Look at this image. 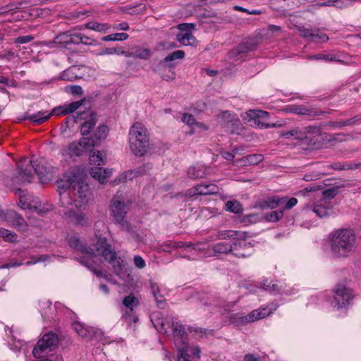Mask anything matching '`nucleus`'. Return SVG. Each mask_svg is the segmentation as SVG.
<instances>
[{
    "label": "nucleus",
    "instance_id": "obj_1",
    "mask_svg": "<svg viewBox=\"0 0 361 361\" xmlns=\"http://www.w3.org/2000/svg\"><path fill=\"white\" fill-rule=\"evenodd\" d=\"M68 243L71 249L81 254L80 256L75 257V259L94 275L102 274V271L96 270V266L99 264V257L111 264L116 275L121 274L124 266L123 260L117 256L114 248L107 242L105 237L96 235L95 242L87 247L82 243L78 236L71 235L68 238Z\"/></svg>",
    "mask_w": 361,
    "mask_h": 361
},
{
    "label": "nucleus",
    "instance_id": "obj_2",
    "mask_svg": "<svg viewBox=\"0 0 361 361\" xmlns=\"http://www.w3.org/2000/svg\"><path fill=\"white\" fill-rule=\"evenodd\" d=\"M331 252L336 258H346L356 252L357 238L352 229L339 228L330 235Z\"/></svg>",
    "mask_w": 361,
    "mask_h": 361
},
{
    "label": "nucleus",
    "instance_id": "obj_3",
    "mask_svg": "<svg viewBox=\"0 0 361 361\" xmlns=\"http://www.w3.org/2000/svg\"><path fill=\"white\" fill-rule=\"evenodd\" d=\"M128 144L135 156L142 157L147 153L150 147V133L143 123L136 122L130 127Z\"/></svg>",
    "mask_w": 361,
    "mask_h": 361
},
{
    "label": "nucleus",
    "instance_id": "obj_4",
    "mask_svg": "<svg viewBox=\"0 0 361 361\" xmlns=\"http://www.w3.org/2000/svg\"><path fill=\"white\" fill-rule=\"evenodd\" d=\"M131 200L126 199L118 195H116L111 200L109 208L110 215L115 224L129 233H134V228L128 221L126 215L130 210Z\"/></svg>",
    "mask_w": 361,
    "mask_h": 361
},
{
    "label": "nucleus",
    "instance_id": "obj_5",
    "mask_svg": "<svg viewBox=\"0 0 361 361\" xmlns=\"http://www.w3.org/2000/svg\"><path fill=\"white\" fill-rule=\"evenodd\" d=\"M159 333L167 334L168 329L172 328L174 344L178 350V361H190L189 356L186 353L188 343H187V333L184 326L178 323L169 320L162 321L160 324Z\"/></svg>",
    "mask_w": 361,
    "mask_h": 361
},
{
    "label": "nucleus",
    "instance_id": "obj_6",
    "mask_svg": "<svg viewBox=\"0 0 361 361\" xmlns=\"http://www.w3.org/2000/svg\"><path fill=\"white\" fill-rule=\"evenodd\" d=\"M213 251L218 254L231 253L238 258H246L252 254V245L250 243L244 241H233L232 244L228 242H219L213 245Z\"/></svg>",
    "mask_w": 361,
    "mask_h": 361
},
{
    "label": "nucleus",
    "instance_id": "obj_7",
    "mask_svg": "<svg viewBox=\"0 0 361 361\" xmlns=\"http://www.w3.org/2000/svg\"><path fill=\"white\" fill-rule=\"evenodd\" d=\"M346 279L338 282L333 289L332 305L336 310L346 308L354 298V293Z\"/></svg>",
    "mask_w": 361,
    "mask_h": 361
},
{
    "label": "nucleus",
    "instance_id": "obj_8",
    "mask_svg": "<svg viewBox=\"0 0 361 361\" xmlns=\"http://www.w3.org/2000/svg\"><path fill=\"white\" fill-rule=\"evenodd\" d=\"M18 174L19 177L25 180L32 178V170L39 180L45 177L46 168L40 162L33 160H28L26 157L21 158L16 164Z\"/></svg>",
    "mask_w": 361,
    "mask_h": 361
},
{
    "label": "nucleus",
    "instance_id": "obj_9",
    "mask_svg": "<svg viewBox=\"0 0 361 361\" xmlns=\"http://www.w3.org/2000/svg\"><path fill=\"white\" fill-rule=\"evenodd\" d=\"M185 55L183 50H176L169 54L163 61L159 62V75L164 80L169 81L175 78V72L172 70L176 64L175 61L183 59Z\"/></svg>",
    "mask_w": 361,
    "mask_h": 361
},
{
    "label": "nucleus",
    "instance_id": "obj_10",
    "mask_svg": "<svg viewBox=\"0 0 361 361\" xmlns=\"http://www.w3.org/2000/svg\"><path fill=\"white\" fill-rule=\"evenodd\" d=\"M59 342V338L56 333L49 331L44 334L32 350L33 356L39 358L44 353L54 350L58 347Z\"/></svg>",
    "mask_w": 361,
    "mask_h": 361
},
{
    "label": "nucleus",
    "instance_id": "obj_11",
    "mask_svg": "<svg viewBox=\"0 0 361 361\" xmlns=\"http://www.w3.org/2000/svg\"><path fill=\"white\" fill-rule=\"evenodd\" d=\"M271 313V311L270 310L267 309V307H262L255 310L247 315H243L240 313L233 314L231 317V320L232 323L239 325L261 319L269 316Z\"/></svg>",
    "mask_w": 361,
    "mask_h": 361
},
{
    "label": "nucleus",
    "instance_id": "obj_12",
    "mask_svg": "<svg viewBox=\"0 0 361 361\" xmlns=\"http://www.w3.org/2000/svg\"><path fill=\"white\" fill-rule=\"evenodd\" d=\"M87 138L82 137L78 142L74 141L68 147H65L61 150L63 156L68 155L70 157H79L82 154L84 149L92 147V142Z\"/></svg>",
    "mask_w": 361,
    "mask_h": 361
},
{
    "label": "nucleus",
    "instance_id": "obj_13",
    "mask_svg": "<svg viewBox=\"0 0 361 361\" xmlns=\"http://www.w3.org/2000/svg\"><path fill=\"white\" fill-rule=\"evenodd\" d=\"M79 121H84L80 125V132L83 135H88L97 123L96 114L90 109L78 114Z\"/></svg>",
    "mask_w": 361,
    "mask_h": 361
},
{
    "label": "nucleus",
    "instance_id": "obj_14",
    "mask_svg": "<svg viewBox=\"0 0 361 361\" xmlns=\"http://www.w3.org/2000/svg\"><path fill=\"white\" fill-rule=\"evenodd\" d=\"M7 221L11 226H13L19 231H26L28 225L25 219L20 214L13 209L6 212V214L3 219Z\"/></svg>",
    "mask_w": 361,
    "mask_h": 361
},
{
    "label": "nucleus",
    "instance_id": "obj_15",
    "mask_svg": "<svg viewBox=\"0 0 361 361\" xmlns=\"http://www.w3.org/2000/svg\"><path fill=\"white\" fill-rule=\"evenodd\" d=\"M219 192V187L210 182H204L197 184L189 190L190 195H209L216 194Z\"/></svg>",
    "mask_w": 361,
    "mask_h": 361
},
{
    "label": "nucleus",
    "instance_id": "obj_16",
    "mask_svg": "<svg viewBox=\"0 0 361 361\" xmlns=\"http://www.w3.org/2000/svg\"><path fill=\"white\" fill-rule=\"evenodd\" d=\"M286 111L298 115L306 116L309 118L319 116L324 114L322 111L309 109L303 105H288L286 107Z\"/></svg>",
    "mask_w": 361,
    "mask_h": 361
},
{
    "label": "nucleus",
    "instance_id": "obj_17",
    "mask_svg": "<svg viewBox=\"0 0 361 361\" xmlns=\"http://www.w3.org/2000/svg\"><path fill=\"white\" fill-rule=\"evenodd\" d=\"M256 47V44L252 40L244 42L235 47L230 52V57L236 59L237 60L242 58V56L253 51Z\"/></svg>",
    "mask_w": 361,
    "mask_h": 361
},
{
    "label": "nucleus",
    "instance_id": "obj_18",
    "mask_svg": "<svg viewBox=\"0 0 361 361\" xmlns=\"http://www.w3.org/2000/svg\"><path fill=\"white\" fill-rule=\"evenodd\" d=\"M11 190L13 191L15 195L19 196V202L18 203V204L20 207L24 209H32V200L34 198L31 195L28 194L26 190H23L20 188H11Z\"/></svg>",
    "mask_w": 361,
    "mask_h": 361
},
{
    "label": "nucleus",
    "instance_id": "obj_19",
    "mask_svg": "<svg viewBox=\"0 0 361 361\" xmlns=\"http://www.w3.org/2000/svg\"><path fill=\"white\" fill-rule=\"evenodd\" d=\"M72 326L77 334L83 338L92 341L97 336V331L92 327H86L78 322H73Z\"/></svg>",
    "mask_w": 361,
    "mask_h": 361
},
{
    "label": "nucleus",
    "instance_id": "obj_20",
    "mask_svg": "<svg viewBox=\"0 0 361 361\" xmlns=\"http://www.w3.org/2000/svg\"><path fill=\"white\" fill-rule=\"evenodd\" d=\"M109 134V128L106 125L99 126L94 131L91 137H87L92 142V147L99 145L102 140H104Z\"/></svg>",
    "mask_w": 361,
    "mask_h": 361
},
{
    "label": "nucleus",
    "instance_id": "obj_21",
    "mask_svg": "<svg viewBox=\"0 0 361 361\" xmlns=\"http://www.w3.org/2000/svg\"><path fill=\"white\" fill-rule=\"evenodd\" d=\"M83 102L84 99H81L79 101L73 102L67 105H64L59 108H54L53 109V113L57 116L73 113L78 110L82 106Z\"/></svg>",
    "mask_w": 361,
    "mask_h": 361
},
{
    "label": "nucleus",
    "instance_id": "obj_22",
    "mask_svg": "<svg viewBox=\"0 0 361 361\" xmlns=\"http://www.w3.org/2000/svg\"><path fill=\"white\" fill-rule=\"evenodd\" d=\"M72 188L75 192V194L78 195L82 200H85L91 195L87 182H73Z\"/></svg>",
    "mask_w": 361,
    "mask_h": 361
},
{
    "label": "nucleus",
    "instance_id": "obj_23",
    "mask_svg": "<svg viewBox=\"0 0 361 361\" xmlns=\"http://www.w3.org/2000/svg\"><path fill=\"white\" fill-rule=\"evenodd\" d=\"M65 215L67 219L74 224L84 226L88 224V219L83 213H77L74 211L69 210L65 212Z\"/></svg>",
    "mask_w": 361,
    "mask_h": 361
},
{
    "label": "nucleus",
    "instance_id": "obj_24",
    "mask_svg": "<svg viewBox=\"0 0 361 361\" xmlns=\"http://www.w3.org/2000/svg\"><path fill=\"white\" fill-rule=\"evenodd\" d=\"M261 287L273 294H282L287 293V291L284 289V286L281 284L279 285L273 281H269L266 279L261 283Z\"/></svg>",
    "mask_w": 361,
    "mask_h": 361
},
{
    "label": "nucleus",
    "instance_id": "obj_25",
    "mask_svg": "<svg viewBox=\"0 0 361 361\" xmlns=\"http://www.w3.org/2000/svg\"><path fill=\"white\" fill-rule=\"evenodd\" d=\"M53 114H54L53 111L51 113H48L47 111H39L34 114H27L24 116V118L31 121L35 124L39 125L45 122Z\"/></svg>",
    "mask_w": 361,
    "mask_h": 361
},
{
    "label": "nucleus",
    "instance_id": "obj_26",
    "mask_svg": "<svg viewBox=\"0 0 361 361\" xmlns=\"http://www.w3.org/2000/svg\"><path fill=\"white\" fill-rule=\"evenodd\" d=\"M111 170L102 167H92L90 170L91 176L97 180H104L111 176Z\"/></svg>",
    "mask_w": 361,
    "mask_h": 361
},
{
    "label": "nucleus",
    "instance_id": "obj_27",
    "mask_svg": "<svg viewBox=\"0 0 361 361\" xmlns=\"http://www.w3.org/2000/svg\"><path fill=\"white\" fill-rule=\"evenodd\" d=\"M145 169L144 166L139 167L136 169L128 170L121 175L118 180H133L134 178H141L145 173Z\"/></svg>",
    "mask_w": 361,
    "mask_h": 361
},
{
    "label": "nucleus",
    "instance_id": "obj_28",
    "mask_svg": "<svg viewBox=\"0 0 361 361\" xmlns=\"http://www.w3.org/2000/svg\"><path fill=\"white\" fill-rule=\"evenodd\" d=\"M176 39L184 46H195L197 43L196 37L189 32H179L176 35Z\"/></svg>",
    "mask_w": 361,
    "mask_h": 361
},
{
    "label": "nucleus",
    "instance_id": "obj_29",
    "mask_svg": "<svg viewBox=\"0 0 361 361\" xmlns=\"http://www.w3.org/2000/svg\"><path fill=\"white\" fill-rule=\"evenodd\" d=\"M207 173V169L203 166H191L188 170V176L190 179L203 178Z\"/></svg>",
    "mask_w": 361,
    "mask_h": 361
},
{
    "label": "nucleus",
    "instance_id": "obj_30",
    "mask_svg": "<svg viewBox=\"0 0 361 361\" xmlns=\"http://www.w3.org/2000/svg\"><path fill=\"white\" fill-rule=\"evenodd\" d=\"M84 26L87 29L104 33L107 32L111 29V25L98 22H88Z\"/></svg>",
    "mask_w": 361,
    "mask_h": 361
},
{
    "label": "nucleus",
    "instance_id": "obj_31",
    "mask_svg": "<svg viewBox=\"0 0 361 361\" xmlns=\"http://www.w3.org/2000/svg\"><path fill=\"white\" fill-rule=\"evenodd\" d=\"M32 209L35 212H37L40 216L45 215L47 212L52 210V205L49 204H42L38 198L32 200Z\"/></svg>",
    "mask_w": 361,
    "mask_h": 361
},
{
    "label": "nucleus",
    "instance_id": "obj_32",
    "mask_svg": "<svg viewBox=\"0 0 361 361\" xmlns=\"http://www.w3.org/2000/svg\"><path fill=\"white\" fill-rule=\"evenodd\" d=\"M114 54L123 55L125 56H130V54H128V51H125L122 47L104 48L97 54V55L99 56Z\"/></svg>",
    "mask_w": 361,
    "mask_h": 361
},
{
    "label": "nucleus",
    "instance_id": "obj_33",
    "mask_svg": "<svg viewBox=\"0 0 361 361\" xmlns=\"http://www.w3.org/2000/svg\"><path fill=\"white\" fill-rule=\"evenodd\" d=\"M285 200H284L283 197H280L279 195H274L272 197H268L264 201V205L267 207L274 209L279 205L283 204Z\"/></svg>",
    "mask_w": 361,
    "mask_h": 361
},
{
    "label": "nucleus",
    "instance_id": "obj_34",
    "mask_svg": "<svg viewBox=\"0 0 361 361\" xmlns=\"http://www.w3.org/2000/svg\"><path fill=\"white\" fill-rule=\"evenodd\" d=\"M138 303L137 299L132 294L126 296L123 300L126 310L130 311V313H133L134 307L137 306Z\"/></svg>",
    "mask_w": 361,
    "mask_h": 361
},
{
    "label": "nucleus",
    "instance_id": "obj_35",
    "mask_svg": "<svg viewBox=\"0 0 361 361\" xmlns=\"http://www.w3.org/2000/svg\"><path fill=\"white\" fill-rule=\"evenodd\" d=\"M359 121H361V115H357L353 118L346 121L333 123L332 126L335 128H341L345 126H353L356 125Z\"/></svg>",
    "mask_w": 361,
    "mask_h": 361
},
{
    "label": "nucleus",
    "instance_id": "obj_36",
    "mask_svg": "<svg viewBox=\"0 0 361 361\" xmlns=\"http://www.w3.org/2000/svg\"><path fill=\"white\" fill-rule=\"evenodd\" d=\"M90 164L96 166L104 165L105 162L103 158V154L100 151H92L90 154Z\"/></svg>",
    "mask_w": 361,
    "mask_h": 361
},
{
    "label": "nucleus",
    "instance_id": "obj_37",
    "mask_svg": "<svg viewBox=\"0 0 361 361\" xmlns=\"http://www.w3.org/2000/svg\"><path fill=\"white\" fill-rule=\"evenodd\" d=\"M333 169L336 170H355L360 168V164H356L351 162H345V163H335L332 165Z\"/></svg>",
    "mask_w": 361,
    "mask_h": 361
},
{
    "label": "nucleus",
    "instance_id": "obj_38",
    "mask_svg": "<svg viewBox=\"0 0 361 361\" xmlns=\"http://www.w3.org/2000/svg\"><path fill=\"white\" fill-rule=\"evenodd\" d=\"M310 59L324 60L326 61H339L338 57L336 54L320 53L316 55L309 56Z\"/></svg>",
    "mask_w": 361,
    "mask_h": 361
},
{
    "label": "nucleus",
    "instance_id": "obj_39",
    "mask_svg": "<svg viewBox=\"0 0 361 361\" xmlns=\"http://www.w3.org/2000/svg\"><path fill=\"white\" fill-rule=\"evenodd\" d=\"M0 237L7 242L15 243L17 241V234L4 228H0Z\"/></svg>",
    "mask_w": 361,
    "mask_h": 361
},
{
    "label": "nucleus",
    "instance_id": "obj_40",
    "mask_svg": "<svg viewBox=\"0 0 361 361\" xmlns=\"http://www.w3.org/2000/svg\"><path fill=\"white\" fill-rule=\"evenodd\" d=\"M226 209L234 214H240L243 211L240 203L237 200L228 201L226 203Z\"/></svg>",
    "mask_w": 361,
    "mask_h": 361
},
{
    "label": "nucleus",
    "instance_id": "obj_41",
    "mask_svg": "<svg viewBox=\"0 0 361 361\" xmlns=\"http://www.w3.org/2000/svg\"><path fill=\"white\" fill-rule=\"evenodd\" d=\"M129 37V35L125 32L121 33H115L104 36L102 38V40L104 42H110V41H123L127 39Z\"/></svg>",
    "mask_w": 361,
    "mask_h": 361
},
{
    "label": "nucleus",
    "instance_id": "obj_42",
    "mask_svg": "<svg viewBox=\"0 0 361 361\" xmlns=\"http://www.w3.org/2000/svg\"><path fill=\"white\" fill-rule=\"evenodd\" d=\"M128 54H130V56H128V57H137L141 59H147L151 56V51L148 49H138L135 50V52H128Z\"/></svg>",
    "mask_w": 361,
    "mask_h": 361
},
{
    "label": "nucleus",
    "instance_id": "obj_43",
    "mask_svg": "<svg viewBox=\"0 0 361 361\" xmlns=\"http://www.w3.org/2000/svg\"><path fill=\"white\" fill-rule=\"evenodd\" d=\"M284 135L286 138L293 137L296 140H303L306 138V133L305 132V130L302 131L298 128H295L287 131Z\"/></svg>",
    "mask_w": 361,
    "mask_h": 361
},
{
    "label": "nucleus",
    "instance_id": "obj_44",
    "mask_svg": "<svg viewBox=\"0 0 361 361\" xmlns=\"http://www.w3.org/2000/svg\"><path fill=\"white\" fill-rule=\"evenodd\" d=\"M54 44L66 45L70 44V31L65 32L57 35L54 40L53 41Z\"/></svg>",
    "mask_w": 361,
    "mask_h": 361
},
{
    "label": "nucleus",
    "instance_id": "obj_45",
    "mask_svg": "<svg viewBox=\"0 0 361 361\" xmlns=\"http://www.w3.org/2000/svg\"><path fill=\"white\" fill-rule=\"evenodd\" d=\"M269 113L263 110H251L248 114L250 120L266 119L269 116Z\"/></svg>",
    "mask_w": 361,
    "mask_h": 361
},
{
    "label": "nucleus",
    "instance_id": "obj_46",
    "mask_svg": "<svg viewBox=\"0 0 361 361\" xmlns=\"http://www.w3.org/2000/svg\"><path fill=\"white\" fill-rule=\"evenodd\" d=\"M79 121V118H78V115L75 116L74 115H70L64 120V124L61 126V130L63 132H65L68 128H73L75 123Z\"/></svg>",
    "mask_w": 361,
    "mask_h": 361
},
{
    "label": "nucleus",
    "instance_id": "obj_47",
    "mask_svg": "<svg viewBox=\"0 0 361 361\" xmlns=\"http://www.w3.org/2000/svg\"><path fill=\"white\" fill-rule=\"evenodd\" d=\"M283 216V212L281 211H271L264 214V219L270 222H276L279 221Z\"/></svg>",
    "mask_w": 361,
    "mask_h": 361
},
{
    "label": "nucleus",
    "instance_id": "obj_48",
    "mask_svg": "<svg viewBox=\"0 0 361 361\" xmlns=\"http://www.w3.org/2000/svg\"><path fill=\"white\" fill-rule=\"evenodd\" d=\"M329 39L328 36L319 30H314L311 36L310 42H324Z\"/></svg>",
    "mask_w": 361,
    "mask_h": 361
},
{
    "label": "nucleus",
    "instance_id": "obj_49",
    "mask_svg": "<svg viewBox=\"0 0 361 361\" xmlns=\"http://www.w3.org/2000/svg\"><path fill=\"white\" fill-rule=\"evenodd\" d=\"M297 30L301 37L307 40H310L311 36L314 31L312 28L305 27L304 25L297 26Z\"/></svg>",
    "mask_w": 361,
    "mask_h": 361
},
{
    "label": "nucleus",
    "instance_id": "obj_50",
    "mask_svg": "<svg viewBox=\"0 0 361 361\" xmlns=\"http://www.w3.org/2000/svg\"><path fill=\"white\" fill-rule=\"evenodd\" d=\"M340 187H333L326 190H324L322 191V195L324 199H332L334 198L338 193Z\"/></svg>",
    "mask_w": 361,
    "mask_h": 361
},
{
    "label": "nucleus",
    "instance_id": "obj_51",
    "mask_svg": "<svg viewBox=\"0 0 361 361\" xmlns=\"http://www.w3.org/2000/svg\"><path fill=\"white\" fill-rule=\"evenodd\" d=\"M313 212L315 213L319 217L323 218L329 216L327 209L322 204H317L313 207Z\"/></svg>",
    "mask_w": 361,
    "mask_h": 361
},
{
    "label": "nucleus",
    "instance_id": "obj_52",
    "mask_svg": "<svg viewBox=\"0 0 361 361\" xmlns=\"http://www.w3.org/2000/svg\"><path fill=\"white\" fill-rule=\"evenodd\" d=\"M57 191L60 196L65 193L68 189L72 187L73 182H57Z\"/></svg>",
    "mask_w": 361,
    "mask_h": 361
},
{
    "label": "nucleus",
    "instance_id": "obj_53",
    "mask_svg": "<svg viewBox=\"0 0 361 361\" xmlns=\"http://www.w3.org/2000/svg\"><path fill=\"white\" fill-rule=\"evenodd\" d=\"M322 189V185H311L308 187H306L305 189L300 190L298 192V195H302V196H306L309 192H316L317 190H319Z\"/></svg>",
    "mask_w": 361,
    "mask_h": 361
},
{
    "label": "nucleus",
    "instance_id": "obj_54",
    "mask_svg": "<svg viewBox=\"0 0 361 361\" xmlns=\"http://www.w3.org/2000/svg\"><path fill=\"white\" fill-rule=\"evenodd\" d=\"M181 120L184 123L187 124L191 128H194V126L197 122L196 119L192 115L187 113L183 114Z\"/></svg>",
    "mask_w": 361,
    "mask_h": 361
},
{
    "label": "nucleus",
    "instance_id": "obj_55",
    "mask_svg": "<svg viewBox=\"0 0 361 361\" xmlns=\"http://www.w3.org/2000/svg\"><path fill=\"white\" fill-rule=\"evenodd\" d=\"M123 317L127 321L128 323H136L138 321V317L135 314L134 311L130 313L128 310H123Z\"/></svg>",
    "mask_w": 361,
    "mask_h": 361
},
{
    "label": "nucleus",
    "instance_id": "obj_56",
    "mask_svg": "<svg viewBox=\"0 0 361 361\" xmlns=\"http://www.w3.org/2000/svg\"><path fill=\"white\" fill-rule=\"evenodd\" d=\"M283 198L286 200L283 203V209L290 210L293 207H294L298 203V200L295 197H291L288 199V197L283 196Z\"/></svg>",
    "mask_w": 361,
    "mask_h": 361
},
{
    "label": "nucleus",
    "instance_id": "obj_57",
    "mask_svg": "<svg viewBox=\"0 0 361 361\" xmlns=\"http://www.w3.org/2000/svg\"><path fill=\"white\" fill-rule=\"evenodd\" d=\"M80 44L88 46H97L99 44V42L95 39L81 34Z\"/></svg>",
    "mask_w": 361,
    "mask_h": 361
},
{
    "label": "nucleus",
    "instance_id": "obj_58",
    "mask_svg": "<svg viewBox=\"0 0 361 361\" xmlns=\"http://www.w3.org/2000/svg\"><path fill=\"white\" fill-rule=\"evenodd\" d=\"M195 27V25L193 23H180L178 25V30L180 31V32L183 33H192V30Z\"/></svg>",
    "mask_w": 361,
    "mask_h": 361
},
{
    "label": "nucleus",
    "instance_id": "obj_59",
    "mask_svg": "<svg viewBox=\"0 0 361 361\" xmlns=\"http://www.w3.org/2000/svg\"><path fill=\"white\" fill-rule=\"evenodd\" d=\"M262 155L259 154H250L248 155L246 157L247 161L252 165H255L259 164L262 161Z\"/></svg>",
    "mask_w": 361,
    "mask_h": 361
},
{
    "label": "nucleus",
    "instance_id": "obj_60",
    "mask_svg": "<svg viewBox=\"0 0 361 361\" xmlns=\"http://www.w3.org/2000/svg\"><path fill=\"white\" fill-rule=\"evenodd\" d=\"M254 125L260 129H267L276 127L275 123H268L259 119L252 120Z\"/></svg>",
    "mask_w": 361,
    "mask_h": 361
},
{
    "label": "nucleus",
    "instance_id": "obj_61",
    "mask_svg": "<svg viewBox=\"0 0 361 361\" xmlns=\"http://www.w3.org/2000/svg\"><path fill=\"white\" fill-rule=\"evenodd\" d=\"M191 353L190 354H188V347L187 348V351H186V353L189 356V360L190 361H193V360H198L200 358V348L198 347H194L192 348L191 350Z\"/></svg>",
    "mask_w": 361,
    "mask_h": 361
},
{
    "label": "nucleus",
    "instance_id": "obj_62",
    "mask_svg": "<svg viewBox=\"0 0 361 361\" xmlns=\"http://www.w3.org/2000/svg\"><path fill=\"white\" fill-rule=\"evenodd\" d=\"M66 91L73 95H81L83 92L82 88L79 85H71L66 87Z\"/></svg>",
    "mask_w": 361,
    "mask_h": 361
},
{
    "label": "nucleus",
    "instance_id": "obj_63",
    "mask_svg": "<svg viewBox=\"0 0 361 361\" xmlns=\"http://www.w3.org/2000/svg\"><path fill=\"white\" fill-rule=\"evenodd\" d=\"M235 233L233 231H220L217 233V236L220 239H232L235 236Z\"/></svg>",
    "mask_w": 361,
    "mask_h": 361
},
{
    "label": "nucleus",
    "instance_id": "obj_64",
    "mask_svg": "<svg viewBox=\"0 0 361 361\" xmlns=\"http://www.w3.org/2000/svg\"><path fill=\"white\" fill-rule=\"evenodd\" d=\"M305 132L307 134H315L319 135L321 133V128L316 126H309L304 128Z\"/></svg>",
    "mask_w": 361,
    "mask_h": 361
}]
</instances>
